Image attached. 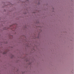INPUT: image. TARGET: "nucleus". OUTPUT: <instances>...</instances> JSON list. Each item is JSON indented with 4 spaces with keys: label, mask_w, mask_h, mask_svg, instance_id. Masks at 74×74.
I'll use <instances>...</instances> for the list:
<instances>
[{
    "label": "nucleus",
    "mask_w": 74,
    "mask_h": 74,
    "mask_svg": "<svg viewBox=\"0 0 74 74\" xmlns=\"http://www.w3.org/2000/svg\"><path fill=\"white\" fill-rule=\"evenodd\" d=\"M3 54H5V53H3Z\"/></svg>",
    "instance_id": "1"
}]
</instances>
